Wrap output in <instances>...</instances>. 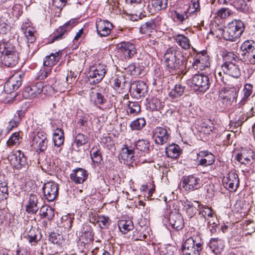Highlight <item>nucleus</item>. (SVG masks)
Segmentation results:
<instances>
[{
  "mask_svg": "<svg viewBox=\"0 0 255 255\" xmlns=\"http://www.w3.org/2000/svg\"><path fill=\"white\" fill-rule=\"evenodd\" d=\"M163 58L167 69L172 74L180 72L184 67V58L176 46L168 48L164 54Z\"/></svg>",
  "mask_w": 255,
  "mask_h": 255,
  "instance_id": "1",
  "label": "nucleus"
},
{
  "mask_svg": "<svg viewBox=\"0 0 255 255\" xmlns=\"http://www.w3.org/2000/svg\"><path fill=\"white\" fill-rule=\"evenodd\" d=\"M203 242L198 232L187 239L182 244L183 255H200L203 250Z\"/></svg>",
  "mask_w": 255,
  "mask_h": 255,
  "instance_id": "2",
  "label": "nucleus"
},
{
  "mask_svg": "<svg viewBox=\"0 0 255 255\" xmlns=\"http://www.w3.org/2000/svg\"><path fill=\"white\" fill-rule=\"evenodd\" d=\"M245 30V24L240 19H234L229 22L223 31L224 40L232 42L236 41Z\"/></svg>",
  "mask_w": 255,
  "mask_h": 255,
  "instance_id": "3",
  "label": "nucleus"
},
{
  "mask_svg": "<svg viewBox=\"0 0 255 255\" xmlns=\"http://www.w3.org/2000/svg\"><path fill=\"white\" fill-rule=\"evenodd\" d=\"M222 72H215V77L218 82L227 84L228 82L227 75L234 78H238L241 75V71L239 65L233 62L226 61L222 65Z\"/></svg>",
  "mask_w": 255,
  "mask_h": 255,
  "instance_id": "4",
  "label": "nucleus"
},
{
  "mask_svg": "<svg viewBox=\"0 0 255 255\" xmlns=\"http://www.w3.org/2000/svg\"><path fill=\"white\" fill-rule=\"evenodd\" d=\"M188 84L194 90L205 92L210 86L208 76L203 74H195L188 81Z\"/></svg>",
  "mask_w": 255,
  "mask_h": 255,
  "instance_id": "5",
  "label": "nucleus"
},
{
  "mask_svg": "<svg viewBox=\"0 0 255 255\" xmlns=\"http://www.w3.org/2000/svg\"><path fill=\"white\" fill-rule=\"evenodd\" d=\"M240 49L243 59L248 64H255V42L252 40L245 41L241 45Z\"/></svg>",
  "mask_w": 255,
  "mask_h": 255,
  "instance_id": "6",
  "label": "nucleus"
},
{
  "mask_svg": "<svg viewBox=\"0 0 255 255\" xmlns=\"http://www.w3.org/2000/svg\"><path fill=\"white\" fill-rule=\"evenodd\" d=\"M240 49L243 59L248 64H255V42L252 40L245 41L241 45Z\"/></svg>",
  "mask_w": 255,
  "mask_h": 255,
  "instance_id": "7",
  "label": "nucleus"
},
{
  "mask_svg": "<svg viewBox=\"0 0 255 255\" xmlns=\"http://www.w3.org/2000/svg\"><path fill=\"white\" fill-rule=\"evenodd\" d=\"M108 70L107 66L104 64H96L90 72L88 80L91 84L99 83L105 77Z\"/></svg>",
  "mask_w": 255,
  "mask_h": 255,
  "instance_id": "8",
  "label": "nucleus"
},
{
  "mask_svg": "<svg viewBox=\"0 0 255 255\" xmlns=\"http://www.w3.org/2000/svg\"><path fill=\"white\" fill-rule=\"evenodd\" d=\"M47 136L46 133L38 131L34 134L31 141V146L37 151H44L47 147Z\"/></svg>",
  "mask_w": 255,
  "mask_h": 255,
  "instance_id": "9",
  "label": "nucleus"
},
{
  "mask_svg": "<svg viewBox=\"0 0 255 255\" xmlns=\"http://www.w3.org/2000/svg\"><path fill=\"white\" fill-rule=\"evenodd\" d=\"M45 199L49 202L54 201L58 194L59 186L53 181L44 183L42 187Z\"/></svg>",
  "mask_w": 255,
  "mask_h": 255,
  "instance_id": "10",
  "label": "nucleus"
},
{
  "mask_svg": "<svg viewBox=\"0 0 255 255\" xmlns=\"http://www.w3.org/2000/svg\"><path fill=\"white\" fill-rule=\"evenodd\" d=\"M76 24V20L74 19H71L62 26L59 27L53 33L52 36L53 41L59 40L64 38L67 35L68 32L70 31Z\"/></svg>",
  "mask_w": 255,
  "mask_h": 255,
  "instance_id": "11",
  "label": "nucleus"
},
{
  "mask_svg": "<svg viewBox=\"0 0 255 255\" xmlns=\"http://www.w3.org/2000/svg\"><path fill=\"white\" fill-rule=\"evenodd\" d=\"M210 65L209 56L205 51L198 53L195 57L192 66L196 70H203Z\"/></svg>",
  "mask_w": 255,
  "mask_h": 255,
  "instance_id": "12",
  "label": "nucleus"
},
{
  "mask_svg": "<svg viewBox=\"0 0 255 255\" xmlns=\"http://www.w3.org/2000/svg\"><path fill=\"white\" fill-rule=\"evenodd\" d=\"M182 181V187L185 190H197L202 186L200 179L194 175L183 177Z\"/></svg>",
  "mask_w": 255,
  "mask_h": 255,
  "instance_id": "13",
  "label": "nucleus"
},
{
  "mask_svg": "<svg viewBox=\"0 0 255 255\" xmlns=\"http://www.w3.org/2000/svg\"><path fill=\"white\" fill-rule=\"evenodd\" d=\"M117 48L125 59H130L136 53L134 45L129 42H121L117 45Z\"/></svg>",
  "mask_w": 255,
  "mask_h": 255,
  "instance_id": "14",
  "label": "nucleus"
},
{
  "mask_svg": "<svg viewBox=\"0 0 255 255\" xmlns=\"http://www.w3.org/2000/svg\"><path fill=\"white\" fill-rule=\"evenodd\" d=\"M152 137L155 144L163 145L167 142L169 134L166 128L157 127L152 130Z\"/></svg>",
  "mask_w": 255,
  "mask_h": 255,
  "instance_id": "15",
  "label": "nucleus"
},
{
  "mask_svg": "<svg viewBox=\"0 0 255 255\" xmlns=\"http://www.w3.org/2000/svg\"><path fill=\"white\" fill-rule=\"evenodd\" d=\"M43 88V84L41 82H37L26 87L22 92V96L25 99H34L42 92Z\"/></svg>",
  "mask_w": 255,
  "mask_h": 255,
  "instance_id": "16",
  "label": "nucleus"
},
{
  "mask_svg": "<svg viewBox=\"0 0 255 255\" xmlns=\"http://www.w3.org/2000/svg\"><path fill=\"white\" fill-rule=\"evenodd\" d=\"M223 185L230 192L235 191L239 185V179L237 174L230 172L223 179Z\"/></svg>",
  "mask_w": 255,
  "mask_h": 255,
  "instance_id": "17",
  "label": "nucleus"
},
{
  "mask_svg": "<svg viewBox=\"0 0 255 255\" xmlns=\"http://www.w3.org/2000/svg\"><path fill=\"white\" fill-rule=\"evenodd\" d=\"M22 77L18 74L13 75L4 85V90L7 93H11L17 90L21 85Z\"/></svg>",
  "mask_w": 255,
  "mask_h": 255,
  "instance_id": "18",
  "label": "nucleus"
},
{
  "mask_svg": "<svg viewBox=\"0 0 255 255\" xmlns=\"http://www.w3.org/2000/svg\"><path fill=\"white\" fill-rule=\"evenodd\" d=\"M8 158L10 164L16 169L21 168L26 163V157L24 153L20 150L11 153Z\"/></svg>",
  "mask_w": 255,
  "mask_h": 255,
  "instance_id": "19",
  "label": "nucleus"
},
{
  "mask_svg": "<svg viewBox=\"0 0 255 255\" xmlns=\"http://www.w3.org/2000/svg\"><path fill=\"white\" fill-rule=\"evenodd\" d=\"M96 25L97 33L101 37L108 36L113 28L112 23L107 20H103L101 18L97 19Z\"/></svg>",
  "mask_w": 255,
  "mask_h": 255,
  "instance_id": "20",
  "label": "nucleus"
},
{
  "mask_svg": "<svg viewBox=\"0 0 255 255\" xmlns=\"http://www.w3.org/2000/svg\"><path fill=\"white\" fill-rule=\"evenodd\" d=\"M219 97L223 99L226 105H231L237 99V90L234 87H226L222 89L219 93Z\"/></svg>",
  "mask_w": 255,
  "mask_h": 255,
  "instance_id": "21",
  "label": "nucleus"
},
{
  "mask_svg": "<svg viewBox=\"0 0 255 255\" xmlns=\"http://www.w3.org/2000/svg\"><path fill=\"white\" fill-rule=\"evenodd\" d=\"M197 159H199L198 165L203 166H207L214 163L215 161L214 155L207 151H201L197 155Z\"/></svg>",
  "mask_w": 255,
  "mask_h": 255,
  "instance_id": "22",
  "label": "nucleus"
},
{
  "mask_svg": "<svg viewBox=\"0 0 255 255\" xmlns=\"http://www.w3.org/2000/svg\"><path fill=\"white\" fill-rule=\"evenodd\" d=\"M169 222L171 227L177 231L182 229L184 226L183 217L178 213H171L169 215Z\"/></svg>",
  "mask_w": 255,
  "mask_h": 255,
  "instance_id": "23",
  "label": "nucleus"
},
{
  "mask_svg": "<svg viewBox=\"0 0 255 255\" xmlns=\"http://www.w3.org/2000/svg\"><path fill=\"white\" fill-rule=\"evenodd\" d=\"M87 177V172L85 170L80 168L74 170L70 174L71 179L76 184L83 183Z\"/></svg>",
  "mask_w": 255,
  "mask_h": 255,
  "instance_id": "24",
  "label": "nucleus"
},
{
  "mask_svg": "<svg viewBox=\"0 0 255 255\" xmlns=\"http://www.w3.org/2000/svg\"><path fill=\"white\" fill-rule=\"evenodd\" d=\"M133 92H135L134 96L136 98L144 97V94L147 92V86L146 84L141 81L135 82L131 85Z\"/></svg>",
  "mask_w": 255,
  "mask_h": 255,
  "instance_id": "25",
  "label": "nucleus"
},
{
  "mask_svg": "<svg viewBox=\"0 0 255 255\" xmlns=\"http://www.w3.org/2000/svg\"><path fill=\"white\" fill-rule=\"evenodd\" d=\"M25 112L23 110H18L16 113L14 115L13 118L8 122L6 127V132H9L13 128L17 127L21 120L22 117L24 116Z\"/></svg>",
  "mask_w": 255,
  "mask_h": 255,
  "instance_id": "26",
  "label": "nucleus"
},
{
  "mask_svg": "<svg viewBox=\"0 0 255 255\" xmlns=\"http://www.w3.org/2000/svg\"><path fill=\"white\" fill-rule=\"evenodd\" d=\"M37 204V197L35 195L30 194L25 207L26 211L29 214H35L39 209Z\"/></svg>",
  "mask_w": 255,
  "mask_h": 255,
  "instance_id": "27",
  "label": "nucleus"
},
{
  "mask_svg": "<svg viewBox=\"0 0 255 255\" xmlns=\"http://www.w3.org/2000/svg\"><path fill=\"white\" fill-rule=\"evenodd\" d=\"M191 19L196 17L200 13V0H191L188 9L186 10Z\"/></svg>",
  "mask_w": 255,
  "mask_h": 255,
  "instance_id": "28",
  "label": "nucleus"
},
{
  "mask_svg": "<svg viewBox=\"0 0 255 255\" xmlns=\"http://www.w3.org/2000/svg\"><path fill=\"white\" fill-rule=\"evenodd\" d=\"M0 52L3 55L18 52L15 46L10 41L0 42Z\"/></svg>",
  "mask_w": 255,
  "mask_h": 255,
  "instance_id": "29",
  "label": "nucleus"
},
{
  "mask_svg": "<svg viewBox=\"0 0 255 255\" xmlns=\"http://www.w3.org/2000/svg\"><path fill=\"white\" fill-rule=\"evenodd\" d=\"M19 59L18 52L12 53L9 54L3 55V63L8 67H12L16 65Z\"/></svg>",
  "mask_w": 255,
  "mask_h": 255,
  "instance_id": "30",
  "label": "nucleus"
},
{
  "mask_svg": "<svg viewBox=\"0 0 255 255\" xmlns=\"http://www.w3.org/2000/svg\"><path fill=\"white\" fill-rule=\"evenodd\" d=\"M181 149L179 146L176 144L169 145L165 148V154L168 157L176 158L179 156Z\"/></svg>",
  "mask_w": 255,
  "mask_h": 255,
  "instance_id": "31",
  "label": "nucleus"
},
{
  "mask_svg": "<svg viewBox=\"0 0 255 255\" xmlns=\"http://www.w3.org/2000/svg\"><path fill=\"white\" fill-rule=\"evenodd\" d=\"M174 41L184 50H188L190 48L191 44L189 39L183 34L175 35L173 36Z\"/></svg>",
  "mask_w": 255,
  "mask_h": 255,
  "instance_id": "32",
  "label": "nucleus"
},
{
  "mask_svg": "<svg viewBox=\"0 0 255 255\" xmlns=\"http://www.w3.org/2000/svg\"><path fill=\"white\" fill-rule=\"evenodd\" d=\"M53 141L55 146L58 147L63 145L64 141L63 130L60 128H57L53 134Z\"/></svg>",
  "mask_w": 255,
  "mask_h": 255,
  "instance_id": "33",
  "label": "nucleus"
},
{
  "mask_svg": "<svg viewBox=\"0 0 255 255\" xmlns=\"http://www.w3.org/2000/svg\"><path fill=\"white\" fill-rule=\"evenodd\" d=\"M59 52H56L54 53H51L49 55L45 57L43 60V66L48 68L55 65L59 60Z\"/></svg>",
  "mask_w": 255,
  "mask_h": 255,
  "instance_id": "34",
  "label": "nucleus"
},
{
  "mask_svg": "<svg viewBox=\"0 0 255 255\" xmlns=\"http://www.w3.org/2000/svg\"><path fill=\"white\" fill-rule=\"evenodd\" d=\"M134 150L132 148L126 146L123 147L120 153V156L122 159L127 161V162H132L134 160Z\"/></svg>",
  "mask_w": 255,
  "mask_h": 255,
  "instance_id": "35",
  "label": "nucleus"
},
{
  "mask_svg": "<svg viewBox=\"0 0 255 255\" xmlns=\"http://www.w3.org/2000/svg\"><path fill=\"white\" fill-rule=\"evenodd\" d=\"M118 227L120 231L124 234L128 233L132 230L134 227L130 220H122L118 222Z\"/></svg>",
  "mask_w": 255,
  "mask_h": 255,
  "instance_id": "36",
  "label": "nucleus"
},
{
  "mask_svg": "<svg viewBox=\"0 0 255 255\" xmlns=\"http://www.w3.org/2000/svg\"><path fill=\"white\" fill-rule=\"evenodd\" d=\"M198 206L199 207L198 209L199 214L201 217L204 218L205 221H208L215 217L213 215V210L210 208L204 206L200 207L199 205H198Z\"/></svg>",
  "mask_w": 255,
  "mask_h": 255,
  "instance_id": "37",
  "label": "nucleus"
},
{
  "mask_svg": "<svg viewBox=\"0 0 255 255\" xmlns=\"http://www.w3.org/2000/svg\"><path fill=\"white\" fill-rule=\"evenodd\" d=\"M64 87V86H62L61 85H58L57 86V83L55 82V83L52 86H43L42 92H44L45 94L51 95L54 94L55 92L59 91L62 92L64 91L65 89Z\"/></svg>",
  "mask_w": 255,
  "mask_h": 255,
  "instance_id": "38",
  "label": "nucleus"
},
{
  "mask_svg": "<svg viewBox=\"0 0 255 255\" xmlns=\"http://www.w3.org/2000/svg\"><path fill=\"white\" fill-rule=\"evenodd\" d=\"M209 247L213 253H219L223 247L222 241L218 238H212L209 243Z\"/></svg>",
  "mask_w": 255,
  "mask_h": 255,
  "instance_id": "39",
  "label": "nucleus"
},
{
  "mask_svg": "<svg viewBox=\"0 0 255 255\" xmlns=\"http://www.w3.org/2000/svg\"><path fill=\"white\" fill-rule=\"evenodd\" d=\"M185 87L181 84L175 85L174 88L170 92L169 97L172 99L177 98L181 96L184 92Z\"/></svg>",
  "mask_w": 255,
  "mask_h": 255,
  "instance_id": "40",
  "label": "nucleus"
},
{
  "mask_svg": "<svg viewBox=\"0 0 255 255\" xmlns=\"http://www.w3.org/2000/svg\"><path fill=\"white\" fill-rule=\"evenodd\" d=\"M253 87L251 84H246L243 89V96L240 102V106H243L248 101L249 98L253 93Z\"/></svg>",
  "mask_w": 255,
  "mask_h": 255,
  "instance_id": "41",
  "label": "nucleus"
},
{
  "mask_svg": "<svg viewBox=\"0 0 255 255\" xmlns=\"http://www.w3.org/2000/svg\"><path fill=\"white\" fill-rule=\"evenodd\" d=\"M112 80L113 86L115 89H122L124 88L126 80L123 75H116L113 77Z\"/></svg>",
  "mask_w": 255,
  "mask_h": 255,
  "instance_id": "42",
  "label": "nucleus"
},
{
  "mask_svg": "<svg viewBox=\"0 0 255 255\" xmlns=\"http://www.w3.org/2000/svg\"><path fill=\"white\" fill-rule=\"evenodd\" d=\"M39 214L41 217L50 220L54 217V211L50 207L44 205L40 209Z\"/></svg>",
  "mask_w": 255,
  "mask_h": 255,
  "instance_id": "43",
  "label": "nucleus"
},
{
  "mask_svg": "<svg viewBox=\"0 0 255 255\" xmlns=\"http://www.w3.org/2000/svg\"><path fill=\"white\" fill-rule=\"evenodd\" d=\"M127 72L129 73L131 75L138 76L141 74L142 69L138 64L132 63L129 65L127 68H126Z\"/></svg>",
  "mask_w": 255,
  "mask_h": 255,
  "instance_id": "44",
  "label": "nucleus"
},
{
  "mask_svg": "<svg viewBox=\"0 0 255 255\" xmlns=\"http://www.w3.org/2000/svg\"><path fill=\"white\" fill-rule=\"evenodd\" d=\"M146 122L143 118H137L130 123V128L131 130H140L145 125Z\"/></svg>",
  "mask_w": 255,
  "mask_h": 255,
  "instance_id": "45",
  "label": "nucleus"
},
{
  "mask_svg": "<svg viewBox=\"0 0 255 255\" xmlns=\"http://www.w3.org/2000/svg\"><path fill=\"white\" fill-rule=\"evenodd\" d=\"M155 28V24L152 20H150L142 24L140 27V32L143 34L151 32Z\"/></svg>",
  "mask_w": 255,
  "mask_h": 255,
  "instance_id": "46",
  "label": "nucleus"
},
{
  "mask_svg": "<svg viewBox=\"0 0 255 255\" xmlns=\"http://www.w3.org/2000/svg\"><path fill=\"white\" fill-rule=\"evenodd\" d=\"M127 111L128 115L135 116L139 113L140 107L137 102H129Z\"/></svg>",
  "mask_w": 255,
  "mask_h": 255,
  "instance_id": "47",
  "label": "nucleus"
},
{
  "mask_svg": "<svg viewBox=\"0 0 255 255\" xmlns=\"http://www.w3.org/2000/svg\"><path fill=\"white\" fill-rule=\"evenodd\" d=\"M90 97L91 100L95 105H102L106 101L104 96L99 92H92L90 94Z\"/></svg>",
  "mask_w": 255,
  "mask_h": 255,
  "instance_id": "48",
  "label": "nucleus"
},
{
  "mask_svg": "<svg viewBox=\"0 0 255 255\" xmlns=\"http://www.w3.org/2000/svg\"><path fill=\"white\" fill-rule=\"evenodd\" d=\"M135 147L139 151L148 152L149 151L150 142L147 140L139 139L137 141Z\"/></svg>",
  "mask_w": 255,
  "mask_h": 255,
  "instance_id": "49",
  "label": "nucleus"
},
{
  "mask_svg": "<svg viewBox=\"0 0 255 255\" xmlns=\"http://www.w3.org/2000/svg\"><path fill=\"white\" fill-rule=\"evenodd\" d=\"M168 0H151L152 6L155 11H160L166 8Z\"/></svg>",
  "mask_w": 255,
  "mask_h": 255,
  "instance_id": "50",
  "label": "nucleus"
},
{
  "mask_svg": "<svg viewBox=\"0 0 255 255\" xmlns=\"http://www.w3.org/2000/svg\"><path fill=\"white\" fill-rule=\"evenodd\" d=\"M7 15V13H0V33H6L8 30L9 25L5 17Z\"/></svg>",
  "mask_w": 255,
  "mask_h": 255,
  "instance_id": "51",
  "label": "nucleus"
},
{
  "mask_svg": "<svg viewBox=\"0 0 255 255\" xmlns=\"http://www.w3.org/2000/svg\"><path fill=\"white\" fill-rule=\"evenodd\" d=\"M174 17L176 18L177 21L182 23H184L187 19L191 18V16L189 15L187 10L184 11L183 12H179L177 10L175 11Z\"/></svg>",
  "mask_w": 255,
  "mask_h": 255,
  "instance_id": "52",
  "label": "nucleus"
},
{
  "mask_svg": "<svg viewBox=\"0 0 255 255\" xmlns=\"http://www.w3.org/2000/svg\"><path fill=\"white\" fill-rule=\"evenodd\" d=\"M20 138L19 132H14L9 138L6 143L9 146L17 145L19 144Z\"/></svg>",
  "mask_w": 255,
  "mask_h": 255,
  "instance_id": "53",
  "label": "nucleus"
},
{
  "mask_svg": "<svg viewBox=\"0 0 255 255\" xmlns=\"http://www.w3.org/2000/svg\"><path fill=\"white\" fill-rule=\"evenodd\" d=\"M97 222L102 229L108 228L110 224V220L108 216H98Z\"/></svg>",
  "mask_w": 255,
  "mask_h": 255,
  "instance_id": "54",
  "label": "nucleus"
},
{
  "mask_svg": "<svg viewBox=\"0 0 255 255\" xmlns=\"http://www.w3.org/2000/svg\"><path fill=\"white\" fill-rule=\"evenodd\" d=\"M49 240L53 244L60 246L62 243L63 238L62 235L53 232L50 234Z\"/></svg>",
  "mask_w": 255,
  "mask_h": 255,
  "instance_id": "55",
  "label": "nucleus"
},
{
  "mask_svg": "<svg viewBox=\"0 0 255 255\" xmlns=\"http://www.w3.org/2000/svg\"><path fill=\"white\" fill-rule=\"evenodd\" d=\"M75 143L77 146H80L86 144L88 141V138L83 133H79L75 137Z\"/></svg>",
  "mask_w": 255,
  "mask_h": 255,
  "instance_id": "56",
  "label": "nucleus"
},
{
  "mask_svg": "<svg viewBox=\"0 0 255 255\" xmlns=\"http://www.w3.org/2000/svg\"><path fill=\"white\" fill-rule=\"evenodd\" d=\"M24 33L28 43H32L35 40V32L32 27H27Z\"/></svg>",
  "mask_w": 255,
  "mask_h": 255,
  "instance_id": "57",
  "label": "nucleus"
},
{
  "mask_svg": "<svg viewBox=\"0 0 255 255\" xmlns=\"http://www.w3.org/2000/svg\"><path fill=\"white\" fill-rule=\"evenodd\" d=\"M252 157V155L246 156L244 152H243L241 153H238L236 157V159L242 164H248L250 163Z\"/></svg>",
  "mask_w": 255,
  "mask_h": 255,
  "instance_id": "58",
  "label": "nucleus"
},
{
  "mask_svg": "<svg viewBox=\"0 0 255 255\" xmlns=\"http://www.w3.org/2000/svg\"><path fill=\"white\" fill-rule=\"evenodd\" d=\"M246 0H234L233 6L237 9L244 11L248 9Z\"/></svg>",
  "mask_w": 255,
  "mask_h": 255,
  "instance_id": "59",
  "label": "nucleus"
},
{
  "mask_svg": "<svg viewBox=\"0 0 255 255\" xmlns=\"http://www.w3.org/2000/svg\"><path fill=\"white\" fill-rule=\"evenodd\" d=\"M150 108L156 111H159L164 107L163 104L157 98H153L149 103Z\"/></svg>",
  "mask_w": 255,
  "mask_h": 255,
  "instance_id": "60",
  "label": "nucleus"
},
{
  "mask_svg": "<svg viewBox=\"0 0 255 255\" xmlns=\"http://www.w3.org/2000/svg\"><path fill=\"white\" fill-rule=\"evenodd\" d=\"M218 225V221L216 217L207 221L208 228L212 234H214L216 232Z\"/></svg>",
  "mask_w": 255,
  "mask_h": 255,
  "instance_id": "61",
  "label": "nucleus"
},
{
  "mask_svg": "<svg viewBox=\"0 0 255 255\" xmlns=\"http://www.w3.org/2000/svg\"><path fill=\"white\" fill-rule=\"evenodd\" d=\"M51 68H48L45 66L42 68L37 73V77L39 80H43L46 78L51 72Z\"/></svg>",
  "mask_w": 255,
  "mask_h": 255,
  "instance_id": "62",
  "label": "nucleus"
},
{
  "mask_svg": "<svg viewBox=\"0 0 255 255\" xmlns=\"http://www.w3.org/2000/svg\"><path fill=\"white\" fill-rule=\"evenodd\" d=\"M93 240V233H88L87 234L80 235L79 237V241L84 244L85 246L86 244H88L90 242Z\"/></svg>",
  "mask_w": 255,
  "mask_h": 255,
  "instance_id": "63",
  "label": "nucleus"
},
{
  "mask_svg": "<svg viewBox=\"0 0 255 255\" xmlns=\"http://www.w3.org/2000/svg\"><path fill=\"white\" fill-rule=\"evenodd\" d=\"M91 157L93 162L97 164H101L103 161L102 155L99 150H97L93 153H91Z\"/></svg>",
  "mask_w": 255,
  "mask_h": 255,
  "instance_id": "64",
  "label": "nucleus"
}]
</instances>
